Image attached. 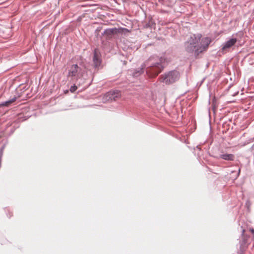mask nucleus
I'll use <instances>...</instances> for the list:
<instances>
[{
  "label": "nucleus",
  "mask_w": 254,
  "mask_h": 254,
  "mask_svg": "<svg viewBox=\"0 0 254 254\" xmlns=\"http://www.w3.org/2000/svg\"><path fill=\"white\" fill-rule=\"evenodd\" d=\"M163 58H159L156 56L150 57L145 64L134 70L132 75L134 77H137L141 74L145 69L146 73L149 77L156 76L163 69Z\"/></svg>",
  "instance_id": "nucleus-1"
},
{
  "label": "nucleus",
  "mask_w": 254,
  "mask_h": 254,
  "mask_svg": "<svg viewBox=\"0 0 254 254\" xmlns=\"http://www.w3.org/2000/svg\"><path fill=\"white\" fill-rule=\"evenodd\" d=\"M201 38L202 35L200 33L191 35L184 43L186 51L189 53H194L195 57L198 56L199 53H196V50Z\"/></svg>",
  "instance_id": "nucleus-2"
},
{
  "label": "nucleus",
  "mask_w": 254,
  "mask_h": 254,
  "mask_svg": "<svg viewBox=\"0 0 254 254\" xmlns=\"http://www.w3.org/2000/svg\"><path fill=\"white\" fill-rule=\"evenodd\" d=\"M83 73L82 68L77 64H73L68 67L67 77L73 80H77L83 76Z\"/></svg>",
  "instance_id": "nucleus-3"
},
{
  "label": "nucleus",
  "mask_w": 254,
  "mask_h": 254,
  "mask_svg": "<svg viewBox=\"0 0 254 254\" xmlns=\"http://www.w3.org/2000/svg\"><path fill=\"white\" fill-rule=\"evenodd\" d=\"M180 73L176 70H171L162 75L160 81L167 84L173 83L177 81L180 78Z\"/></svg>",
  "instance_id": "nucleus-4"
},
{
  "label": "nucleus",
  "mask_w": 254,
  "mask_h": 254,
  "mask_svg": "<svg viewBox=\"0 0 254 254\" xmlns=\"http://www.w3.org/2000/svg\"><path fill=\"white\" fill-rule=\"evenodd\" d=\"M211 41V39L209 37L201 38L200 42L198 43V47L196 50V53L200 54L206 51Z\"/></svg>",
  "instance_id": "nucleus-5"
},
{
  "label": "nucleus",
  "mask_w": 254,
  "mask_h": 254,
  "mask_svg": "<svg viewBox=\"0 0 254 254\" xmlns=\"http://www.w3.org/2000/svg\"><path fill=\"white\" fill-rule=\"evenodd\" d=\"M237 42L236 38H232L226 41L222 45L221 51L222 52H226L228 50L235 45Z\"/></svg>",
  "instance_id": "nucleus-6"
},
{
  "label": "nucleus",
  "mask_w": 254,
  "mask_h": 254,
  "mask_svg": "<svg viewBox=\"0 0 254 254\" xmlns=\"http://www.w3.org/2000/svg\"><path fill=\"white\" fill-rule=\"evenodd\" d=\"M129 30L127 28H109L105 30L104 33L108 36H112L115 34H116L118 33H122L124 32H128Z\"/></svg>",
  "instance_id": "nucleus-7"
},
{
  "label": "nucleus",
  "mask_w": 254,
  "mask_h": 254,
  "mask_svg": "<svg viewBox=\"0 0 254 254\" xmlns=\"http://www.w3.org/2000/svg\"><path fill=\"white\" fill-rule=\"evenodd\" d=\"M94 66L95 68H98L101 64V59L100 53L98 49L94 51V56L93 58Z\"/></svg>",
  "instance_id": "nucleus-8"
},
{
  "label": "nucleus",
  "mask_w": 254,
  "mask_h": 254,
  "mask_svg": "<svg viewBox=\"0 0 254 254\" xmlns=\"http://www.w3.org/2000/svg\"><path fill=\"white\" fill-rule=\"evenodd\" d=\"M217 159H222L226 161H233L235 159V156L232 154L223 153L219 156L216 157Z\"/></svg>",
  "instance_id": "nucleus-9"
},
{
  "label": "nucleus",
  "mask_w": 254,
  "mask_h": 254,
  "mask_svg": "<svg viewBox=\"0 0 254 254\" xmlns=\"http://www.w3.org/2000/svg\"><path fill=\"white\" fill-rule=\"evenodd\" d=\"M120 96V92L117 90L115 91H110L109 92L107 95V97H109V99L111 100H116L117 98H118Z\"/></svg>",
  "instance_id": "nucleus-10"
},
{
  "label": "nucleus",
  "mask_w": 254,
  "mask_h": 254,
  "mask_svg": "<svg viewBox=\"0 0 254 254\" xmlns=\"http://www.w3.org/2000/svg\"><path fill=\"white\" fill-rule=\"evenodd\" d=\"M155 25V23L153 21L152 18H149L148 22L144 23L143 24V26L144 28H151Z\"/></svg>",
  "instance_id": "nucleus-11"
},
{
  "label": "nucleus",
  "mask_w": 254,
  "mask_h": 254,
  "mask_svg": "<svg viewBox=\"0 0 254 254\" xmlns=\"http://www.w3.org/2000/svg\"><path fill=\"white\" fill-rule=\"evenodd\" d=\"M16 99V97H14L10 100L3 102L0 104V107L1 106H8L10 104L14 102Z\"/></svg>",
  "instance_id": "nucleus-12"
},
{
  "label": "nucleus",
  "mask_w": 254,
  "mask_h": 254,
  "mask_svg": "<svg viewBox=\"0 0 254 254\" xmlns=\"http://www.w3.org/2000/svg\"><path fill=\"white\" fill-rule=\"evenodd\" d=\"M245 230L243 229L242 235L243 236V240L240 242L241 247H242L244 245L247 243L246 237L244 236Z\"/></svg>",
  "instance_id": "nucleus-13"
},
{
  "label": "nucleus",
  "mask_w": 254,
  "mask_h": 254,
  "mask_svg": "<svg viewBox=\"0 0 254 254\" xmlns=\"http://www.w3.org/2000/svg\"><path fill=\"white\" fill-rule=\"evenodd\" d=\"M77 89V86H76L75 84L71 86L70 88V91L72 93H73L75 92L76 89Z\"/></svg>",
  "instance_id": "nucleus-14"
},
{
  "label": "nucleus",
  "mask_w": 254,
  "mask_h": 254,
  "mask_svg": "<svg viewBox=\"0 0 254 254\" xmlns=\"http://www.w3.org/2000/svg\"><path fill=\"white\" fill-rule=\"evenodd\" d=\"M254 138H250V139L248 140V141H246V142H245V143L243 144V146L246 145H247V144H249V143H250V142H253V141H254Z\"/></svg>",
  "instance_id": "nucleus-15"
},
{
  "label": "nucleus",
  "mask_w": 254,
  "mask_h": 254,
  "mask_svg": "<svg viewBox=\"0 0 254 254\" xmlns=\"http://www.w3.org/2000/svg\"><path fill=\"white\" fill-rule=\"evenodd\" d=\"M250 149L251 151H254V144L251 146Z\"/></svg>",
  "instance_id": "nucleus-16"
},
{
  "label": "nucleus",
  "mask_w": 254,
  "mask_h": 254,
  "mask_svg": "<svg viewBox=\"0 0 254 254\" xmlns=\"http://www.w3.org/2000/svg\"><path fill=\"white\" fill-rule=\"evenodd\" d=\"M240 172V169L239 170V173Z\"/></svg>",
  "instance_id": "nucleus-17"
}]
</instances>
